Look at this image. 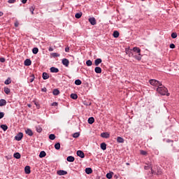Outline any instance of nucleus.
<instances>
[{
    "label": "nucleus",
    "instance_id": "15",
    "mask_svg": "<svg viewBox=\"0 0 179 179\" xmlns=\"http://www.w3.org/2000/svg\"><path fill=\"white\" fill-rule=\"evenodd\" d=\"M25 134H27V135H29V136H33V131H31V129H27L25 130Z\"/></svg>",
    "mask_w": 179,
    "mask_h": 179
},
{
    "label": "nucleus",
    "instance_id": "43",
    "mask_svg": "<svg viewBox=\"0 0 179 179\" xmlns=\"http://www.w3.org/2000/svg\"><path fill=\"white\" fill-rule=\"evenodd\" d=\"M49 139H50V141H54V139H55V134H52L49 135Z\"/></svg>",
    "mask_w": 179,
    "mask_h": 179
},
{
    "label": "nucleus",
    "instance_id": "44",
    "mask_svg": "<svg viewBox=\"0 0 179 179\" xmlns=\"http://www.w3.org/2000/svg\"><path fill=\"white\" fill-rule=\"evenodd\" d=\"M171 37H172V38H177V33L173 32L171 34Z\"/></svg>",
    "mask_w": 179,
    "mask_h": 179
},
{
    "label": "nucleus",
    "instance_id": "47",
    "mask_svg": "<svg viewBox=\"0 0 179 179\" xmlns=\"http://www.w3.org/2000/svg\"><path fill=\"white\" fill-rule=\"evenodd\" d=\"M152 165H148L144 166V170H149V169H151Z\"/></svg>",
    "mask_w": 179,
    "mask_h": 179
},
{
    "label": "nucleus",
    "instance_id": "63",
    "mask_svg": "<svg viewBox=\"0 0 179 179\" xmlns=\"http://www.w3.org/2000/svg\"><path fill=\"white\" fill-rule=\"evenodd\" d=\"M167 142H170V140H168Z\"/></svg>",
    "mask_w": 179,
    "mask_h": 179
},
{
    "label": "nucleus",
    "instance_id": "27",
    "mask_svg": "<svg viewBox=\"0 0 179 179\" xmlns=\"http://www.w3.org/2000/svg\"><path fill=\"white\" fill-rule=\"evenodd\" d=\"M0 128H1V129H3L4 131H8V125L6 124L0 125Z\"/></svg>",
    "mask_w": 179,
    "mask_h": 179
},
{
    "label": "nucleus",
    "instance_id": "33",
    "mask_svg": "<svg viewBox=\"0 0 179 179\" xmlns=\"http://www.w3.org/2000/svg\"><path fill=\"white\" fill-rule=\"evenodd\" d=\"M75 85H76L77 86H80V85H82V80H80V79L76 80Z\"/></svg>",
    "mask_w": 179,
    "mask_h": 179
},
{
    "label": "nucleus",
    "instance_id": "3",
    "mask_svg": "<svg viewBox=\"0 0 179 179\" xmlns=\"http://www.w3.org/2000/svg\"><path fill=\"white\" fill-rule=\"evenodd\" d=\"M88 22H90L92 26H95V24H97V21L96 20V18L94 17H90L88 19Z\"/></svg>",
    "mask_w": 179,
    "mask_h": 179
},
{
    "label": "nucleus",
    "instance_id": "22",
    "mask_svg": "<svg viewBox=\"0 0 179 179\" xmlns=\"http://www.w3.org/2000/svg\"><path fill=\"white\" fill-rule=\"evenodd\" d=\"M85 173L86 174H92V173H93V169H92V168H86Z\"/></svg>",
    "mask_w": 179,
    "mask_h": 179
},
{
    "label": "nucleus",
    "instance_id": "41",
    "mask_svg": "<svg viewBox=\"0 0 179 179\" xmlns=\"http://www.w3.org/2000/svg\"><path fill=\"white\" fill-rule=\"evenodd\" d=\"M113 173H108L107 174H106V178H108V179H111V178H113Z\"/></svg>",
    "mask_w": 179,
    "mask_h": 179
},
{
    "label": "nucleus",
    "instance_id": "1",
    "mask_svg": "<svg viewBox=\"0 0 179 179\" xmlns=\"http://www.w3.org/2000/svg\"><path fill=\"white\" fill-rule=\"evenodd\" d=\"M156 91L161 96H170V93H169V90L164 85L159 86L157 87Z\"/></svg>",
    "mask_w": 179,
    "mask_h": 179
},
{
    "label": "nucleus",
    "instance_id": "4",
    "mask_svg": "<svg viewBox=\"0 0 179 179\" xmlns=\"http://www.w3.org/2000/svg\"><path fill=\"white\" fill-rule=\"evenodd\" d=\"M15 141H22L23 139V133L20 132L15 136Z\"/></svg>",
    "mask_w": 179,
    "mask_h": 179
},
{
    "label": "nucleus",
    "instance_id": "49",
    "mask_svg": "<svg viewBox=\"0 0 179 179\" xmlns=\"http://www.w3.org/2000/svg\"><path fill=\"white\" fill-rule=\"evenodd\" d=\"M34 104H35V106H36V108H38V109L40 108V104H38V102L34 101Z\"/></svg>",
    "mask_w": 179,
    "mask_h": 179
},
{
    "label": "nucleus",
    "instance_id": "34",
    "mask_svg": "<svg viewBox=\"0 0 179 179\" xmlns=\"http://www.w3.org/2000/svg\"><path fill=\"white\" fill-rule=\"evenodd\" d=\"M94 122V117H91L88 118V124H93Z\"/></svg>",
    "mask_w": 179,
    "mask_h": 179
},
{
    "label": "nucleus",
    "instance_id": "14",
    "mask_svg": "<svg viewBox=\"0 0 179 179\" xmlns=\"http://www.w3.org/2000/svg\"><path fill=\"white\" fill-rule=\"evenodd\" d=\"M66 160L70 163H73V162H75V157L73 156H69L67 157Z\"/></svg>",
    "mask_w": 179,
    "mask_h": 179
},
{
    "label": "nucleus",
    "instance_id": "20",
    "mask_svg": "<svg viewBox=\"0 0 179 179\" xmlns=\"http://www.w3.org/2000/svg\"><path fill=\"white\" fill-rule=\"evenodd\" d=\"M124 138L122 137L118 136L117 138V143H124Z\"/></svg>",
    "mask_w": 179,
    "mask_h": 179
},
{
    "label": "nucleus",
    "instance_id": "8",
    "mask_svg": "<svg viewBox=\"0 0 179 179\" xmlns=\"http://www.w3.org/2000/svg\"><path fill=\"white\" fill-rule=\"evenodd\" d=\"M77 156H78L81 159H85V152H83V151H82V150H78Z\"/></svg>",
    "mask_w": 179,
    "mask_h": 179
},
{
    "label": "nucleus",
    "instance_id": "18",
    "mask_svg": "<svg viewBox=\"0 0 179 179\" xmlns=\"http://www.w3.org/2000/svg\"><path fill=\"white\" fill-rule=\"evenodd\" d=\"M36 131L38 132V134H41V132H43V128H41L40 125L36 126Z\"/></svg>",
    "mask_w": 179,
    "mask_h": 179
},
{
    "label": "nucleus",
    "instance_id": "42",
    "mask_svg": "<svg viewBox=\"0 0 179 179\" xmlns=\"http://www.w3.org/2000/svg\"><path fill=\"white\" fill-rule=\"evenodd\" d=\"M80 136V134L79 132H76L73 134V138H79Z\"/></svg>",
    "mask_w": 179,
    "mask_h": 179
},
{
    "label": "nucleus",
    "instance_id": "31",
    "mask_svg": "<svg viewBox=\"0 0 179 179\" xmlns=\"http://www.w3.org/2000/svg\"><path fill=\"white\" fill-rule=\"evenodd\" d=\"M82 15H83V13L81 12L80 13H77L75 15V17L76 19H80L82 17Z\"/></svg>",
    "mask_w": 179,
    "mask_h": 179
},
{
    "label": "nucleus",
    "instance_id": "50",
    "mask_svg": "<svg viewBox=\"0 0 179 179\" xmlns=\"http://www.w3.org/2000/svg\"><path fill=\"white\" fill-rule=\"evenodd\" d=\"M51 106L53 107H57V106H58V103L57 102H53L52 103Z\"/></svg>",
    "mask_w": 179,
    "mask_h": 179
},
{
    "label": "nucleus",
    "instance_id": "16",
    "mask_svg": "<svg viewBox=\"0 0 179 179\" xmlns=\"http://www.w3.org/2000/svg\"><path fill=\"white\" fill-rule=\"evenodd\" d=\"M24 171H25V174H30L31 173V171L30 170V166H26L24 167Z\"/></svg>",
    "mask_w": 179,
    "mask_h": 179
},
{
    "label": "nucleus",
    "instance_id": "11",
    "mask_svg": "<svg viewBox=\"0 0 179 179\" xmlns=\"http://www.w3.org/2000/svg\"><path fill=\"white\" fill-rule=\"evenodd\" d=\"M101 138H105L106 139H108L110 138V134L107 132H103L101 134Z\"/></svg>",
    "mask_w": 179,
    "mask_h": 179
},
{
    "label": "nucleus",
    "instance_id": "61",
    "mask_svg": "<svg viewBox=\"0 0 179 179\" xmlns=\"http://www.w3.org/2000/svg\"><path fill=\"white\" fill-rule=\"evenodd\" d=\"M27 106H28V107H29V108H31V104H28Z\"/></svg>",
    "mask_w": 179,
    "mask_h": 179
},
{
    "label": "nucleus",
    "instance_id": "12",
    "mask_svg": "<svg viewBox=\"0 0 179 179\" xmlns=\"http://www.w3.org/2000/svg\"><path fill=\"white\" fill-rule=\"evenodd\" d=\"M24 65H25V66H30V65H31V60H30V59H25Z\"/></svg>",
    "mask_w": 179,
    "mask_h": 179
},
{
    "label": "nucleus",
    "instance_id": "40",
    "mask_svg": "<svg viewBox=\"0 0 179 179\" xmlns=\"http://www.w3.org/2000/svg\"><path fill=\"white\" fill-rule=\"evenodd\" d=\"M53 94L54 96H58V94H59V91L58 90V89H55L53 90Z\"/></svg>",
    "mask_w": 179,
    "mask_h": 179
},
{
    "label": "nucleus",
    "instance_id": "2",
    "mask_svg": "<svg viewBox=\"0 0 179 179\" xmlns=\"http://www.w3.org/2000/svg\"><path fill=\"white\" fill-rule=\"evenodd\" d=\"M150 85L152 86H155V87H159V86H162V82L155 80V79H151L149 80Z\"/></svg>",
    "mask_w": 179,
    "mask_h": 179
},
{
    "label": "nucleus",
    "instance_id": "5",
    "mask_svg": "<svg viewBox=\"0 0 179 179\" xmlns=\"http://www.w3.org/2000/svg\"><path fill=\"white\" fill-rule=\"evenodd\" d=\"M125 52L127 55H128L130 58L134 57V53L132 52V50H131L129 48H126Z\"/></svg>",
    "mask_w": 179,
    "mask_h": 179
},
{
    "label": "nucleus",
    "instance_id": "32",
    "mask_svg": "<svg viewBox=\"0 0 179 179\" xmlns=\"http://www.w3.org/2000/svg\"><path fill=\"white\" fill-rule=\"evenodd\" d=\"M4 83L5 85H10V83H12V80L10 78H8V79L5 80Z\"/></svg>",
    "mask_w": 179,
    "mask_h": 179
},
{
    "label": "nucleus",
    "instance_id": "6",
    "mask_svg": "<svg viewBox=\"0 0 179 179\" xmlns=\"http://www.w3.org/2000/svg\"><path fill=\"white\" fill-rule=\"evenodd\" d=\"M66 174H68V172L66 171L59 170L57 171V176H66Z\"/></svg>",
    "mask_w": 179,
    "mask_h": 179
},
{
    "label": "nucleus",
    "instance_id": "28",
    "mask_svg": "<svg viewBox=\"0 0 179 179\" xmlns=\"http://www.w3.org/2000/svg\"><path fill=\"white\" fill-rule=\"evenodd\" d=\"M55 149H56V150H59V149H61V143H55Z\"/></svg>",
    "mask_w": 179,
    "mask_h": 179
},
{
    "label": "nucleus",
    "instance_id": "36",
    "mask_svg": "<svg viewBox=\"0 0 179 179\" xmlns=\"http://www.w3.org/2000/svg\"><path fill=\"white\" fill-rule=\"evenodd\" d=\"M87 66H92L93 65V62L92 60L89 59L86 62Z\"/></svg>",
    "mask_w": 179,
    "mask_h": 179
},
{
    "label": "nucleus",
    "instance_id": "45",
    "mask_svg": "<svg viewBox=\"0 0 179 179\" xmlns=\"http://www.w3.org/2000/svg\"><path fill=\"white\" fill-rule=\"evenodd\" d=\"M5 117V113L3 112H0V120H2Z\"/></svg>",
    "mask_w": 179,
    "mask_h": 179
},
{
    "label": "nucleus",
    "instance_id": "25",
    "mask_svg": "<svg viewBox=\"0 0 179 179\" xmlns=\"http://www.w3.org/2000/svg\"><path fill=\"white\" fill-rule=\"evenodd\" d=\"M6 104V100L0 99V107H3Z\"/></svg>",
    "mask_w": 179,
    "mask_h": 179
},
{
    "label": "nucleus",
    "instance_id": "17",
    "mask_svg": "<svg viewBox=\"0 0 179 179\" xmlns=\"http://www.w3.org/2000/svg\"><path fill=\"white\" fill-rule=\"evenodd\" d=\"M133 57L135 58V59H137V61H141V59H142V55H141V53H138V55H134Z\"/></svg>",
    "mask_w": 179,
    "mask_h": 179
},
{
    "label": "nucleus",
    "instance_id": "35",
    "mask_svg": "<svg viewBox=\"0 0 179 179\" xmlns=\"http://www.w3.org/2000/svg\"><path fill=\"white\" fill-rule=\"evenodd\" d=\"M71 99H73V100H76L78 99V94H71L70 95Z\"/></svg>",
    "mask_w": 179,
    "mask_h": 179
},
{
    "label": "nucleus",
    "instance_id": "29",
    "mask_svg": "<svg viewBox=\"0 0 179 179\" xmlns=\"http://www.w3.org/2000/svg\"><path fill=\"white\" fill-rule=\"evenodd\" d=\"M29 82L30 83H33L34 82V79H36V77L34 76V74H32L29 76Z\"/></svg>",
    "mask_w": 179,
    "mask_h": 179
},
{
    "label": "nucleus",
    "instance_id": "60",
    "mask_svg": "<svg viewBox=\"0 0 179 179\" xmlns=\"http://www.w3.org/2000/svg\"><path fill=\"white\" fill-rule=\"evenodd\" d=\"M17 26H19V24H16V23H15V27H17Z\"/></svg>",
    "mask_w": 179,
    "mask_h": 179
},
{
    "label": "nucleus",
    "instance_id": "7",
    "mask_svg": "<svg viewBox=\"0 0 179 179\" xmlns=\"http://www.w3.org/2000/svg\"><path fill=\"white\" fill-rule=\"evenodd\" d=\"M62 64H63L64 66L68 67L69 66V60L66 58H64L62 59Z\"/></svg>",
    "mask_w": 179,
    "mask_h": 179
},
{
    "label": "nucleus",
    "instance_id": "53",
    "mask_svg": "<svg viewBox=\"0 0 179 179\" xmlns=\"http://www.w3.org/2000/svg\"><path fill=\"white\" fill-rule=\"evenodd\" d=\"M41 92H47V88L46 87H43L41 89Z\"/></svg>",
    "mask_w": 179,
    "mask_h": 179
},
{
    "label": "nucleus",
    "instance_id": "9",
    "mask_svg": "<svg viewBox=\"0 0 179 179\" xmlns=\"http://www.w3.org/2000/svg\"><path fill=\"white\" fill-rule=\"evenodd\" d=\"M50 71L52 73H58V72H59V69L55 66L51 67Z\"/></svg>",
    "mask_w": 179,
    "mask_h": 179
},
{
    "label": "nucleus",
    "instance_id": "46",
    "mask_svg": "<svg viewBox=\"0 0 179 179\" xmlns=\"http://www.w3.org/2000/svg\"><path fill=\"white\" fill-rule=\"evenodd\" d=\"M141 155H143V156H146V155H148V152L145 150H141Z\"/></svg>",
    "mask_w": 179,
    "mask_h": 179
},
{
    "label": "nucleus",
    "instance_id": "54",
    "mask_svg": "<svg viewBox=\"0 0 179 179\" xmlns=\"http://www.w3.org/2000/svg\"><path fill=\"white\" fill-rule=\"evenodd\" d=\"M150 169H151L152 174H155V173H156V171H155V170H153V168L152 166H151Z\"/></svg>",
    "mask_w": 179,
    "mask_h": 179
},
{
    "label": "nucleus",
    "instance_id": "55",
    "mask_svg": "<svg viewBox=\"0 0 179 179\" xmlns=\"http://www.w3.org/2000/svg\"><path fill=\"white\" fill-rule=\"evenodd\" d=\"M65 51H66V52H69V47H66L65 48Z\"/></svg>",
    "mask_w": 179,
    "mask_h": 179
},
{
    "label": "nucleus",
    "instance_id": "10",
    "mask_svg": "<svg viewBox=\"0 0 179 179\" xmlns=\"http://www.w3.org/2000/svg\"><path fill=\"white\" fill-rule=\"evenodd\" d=\"M102 62H103V60H101V58H98V59H95V61H94L95 66H99V65H100V64H101Z\"/></svg>",
    "mask_w": 179,
    "mask_h": 179
},
{
    "label": "nucleus",
    "instance_id": "21",
    "mask_svg": "<svg viewBox=\"0 0 179 179\" xmlns=\"http://www.w3.org/2000/svg\"><path fill=\"white\" fill-rule=\"evenodd\" d=\"M47 156V153H45V151H41L39 154V157L41 159H43V157H45Z\"/></svg>",
    "mask_w": 179,
    "mask_h": 179
},
{
    "label": "nucleus",
    "instance_id": "51",
    "mask_svg": "<svg viewBox=\"0 0 179 179\" xmlns=\"http://www.w3.org/2000/svg\"><path fill=\"white\" fill-rule=\"evenodd\" d=\"M8 3H15V2H16V0H8Z\"/></svg>",
    "mask_w": 179,
    "mask_h": 179
},
{
    "label": "nucleus",
    "instance_id": "57",
    "mask_svg": "<svg viewBox=\"0 0 179 179\" xmlns=\"http://www.w3.org/2000/svg\"><path fill=\"white\" fill-rule=\"evenodd\" d=\"M53 57H59V55L57 53H53Z\"/></svg>",
    "mask_w": 179,
    "mask_h": 179
},
{
    "label": "nucleus",
    "instance_id": "59",
    "mask_svg": "<svg viewBox=\"0 0 179 179\" xmlns=\"http://www.w3.org/2000/svg\"><path fill=\"white\" fill-rule=\"evenodd\" d=\"M1 16H3V13L1 12V11H0V17H1Z\"/></svg>",
    "mask_w": 179,
    "mask_h": 179
},
{
    "label": "nucleus",
    "instance_id": "64",
    "mask_svg": "<svg viewBox=\"0 0 179 179\" xmlns=\"http://www.w3.org/2000/svg\"><path fill=\"white\" fill-rule=\"evenodd\" d=\"M141 1H145V0H141Z\"/></svg>",
    "mask_w": 179,
    "mask_h": 179
},
{
    "label": "nucleus",
    "instance_id": "26",
    "mask_svg": "<svg viewBox=\"0 0 179 179\" xmlns=\"http://www.w3.org/2000/svg\"><path fill=\"white\" fill-rule=\"evenodd\" d=\"M13 157H15V159H20V157H22V155H20V153L19 152H15L13 155Z\"/></svg>",
    "mask_w": 179,
    "mask_h": 179
},
{
    "label": "nucleus",
    "instance_id": "37",
    "mask_svg": "<svg viewBox=\"0 0 179 179\" xmlns=\"http://www.w3.org/2000/svg\"><path fill=\"white\" fill-rule=\"evenodd\" d=\"M4 93H6V94H9V93H10V89L5 87H4Z\"/></svg>",
    "mask_w": 179,
    "mask_h": 179
},
{
    "label": "nucleus",
    "instance_id": "23",
    "mask_svg": "<svg viewBox=\"0 0 179 179\" xmlns=\"http://www.w3.org/2000/svg\"><path fill=\"white\" fill-rule=\"evenodd\" d=\"M133 51L134 52H137V54H141V48H139L138 47L133 48Z\"/></svg>",
    "mask_w": 179,
    "mask_h": 179
},
{
    "label": "nucleus",
    "instance_id": "13",
    "mask_svg": "<svg viewBox=\"0 0 179 179\" xmlns=\"http://www.w3.org/2000/svg\"><path fill=\"white\" fill-rule=\"evenodd\" d=\"M42 78L43 80H47V79L50 78V76L46 72H43L42 74Z\"/></svg>",
    "mask_w": 179,
    "mask_h": 179
},
{
    "label": "nucleus",
    "instance_id": "58",
    "mask_svg": "<svg viewBox=\"0 0 179 179\" xmlns=\"http://www.w3.org/2000/svg\"><path fill=\"white\" fill-rule=\"evenodd\" d=\"M22 3H27V0H22Z\"/></svg>",
    "mask_w": 179,
    "mask_h": 179
},
{
    "label": "nucleus",
    "instance_id": "30",
    "mask_svg": "<svg viewBox=\"0 0 179 179\" xmlns=\"http://www.w3.org/2000/svg\"><path fill=\"white\" fill-rule=\"evenodd\" d=\"M94 71L96 73H101V69L99 66L95 67Z\"/></svg>",
    "mask_w": 179,
    "mask_h": 179
},
{
    "label": "nucleus",
    "instance_id": "56",
    "mask_svg": "<svg viewBox=\"0 0 179 179\" xmlns=\"http://www.w3.org/2000/svg\"><path fill=\"white\" fill-rule=\"evenodd\" d=\"M48 51H50V52H51L52 51H54V48L50 47V48H49Z\"/></svg>",
    "mask_w": 179,
    "mask_h": 179
},
{
    "label": "nucleus",
    "instance_id": "24",
    "mask_svg": "<svg viewBox=\"0 0 179 179\" xmlns=\"http://www.w3.org/2000/svg\"><path fill=\"white\" fill-rule=\"evenodd\" d=\"M101 149L102 150H106V149H107V144H106V143H101Z\"/></svg>",
    "mask_w": 179,
    "mask_h": 179
},
{
    "label": "nucleus",
    "instance_id": "62",
    "mask_svg": "<svg viewBox=\"0 0 179 179\" xmlns=\"http://www.w3.org/2000/svg\"><path fill=\"white\" fill-rule=\"evenodd\" d=\"M127 166H129V163L127 162L126 163Z\"/></svg>",
    "mask_w": 179,
    "mask_h": 179
},
{
    "label": "nucleus",
    "instance_id": "39",
    "mask_svg": "<svg viewBox=\"0 0 179 179\" xmlns=\"http://www.w3.org/2000/svg\"><path fill=\"white\" fill-rule=\"evenodd\" d=\"M32 52H33V54H38V48H34L33 49H32Z\"/></svg>",
    "mask_w": 179,
    "mask_h": 179
},
{
    "label": "nucleus",
    "instance_id": "38",
    "mask_svg": "<svg viewBox=\"0 0 179 179\" xmlns=\"http://www.w3.org/2000/svg\"><path fill=\"white\" fill-rule=\"evenodd\" d=\"M34 9H36V7H34V6H32L29 8V10H30L31 15H34Z\"/></svg>",
    "mask_w": 179,
    "mask_h": 179
},
{
    "label": "nucleus",
    "instance_id": "48",
    "mask_svg": "<svg viewBox=\"0 0 179 179\" xmlns=\"http://www.w3.org/2000/svg\"><path fill=\"white\" fill-rule=\"evenodd\" d=\"M169 47H170V48L174 49V48H176V45H174V43H171Z\"/></svg>",
    "mask_w": 179,
    "mask_h": 179
},
{
    "label": "nucleus",
    "instance_id": "19",
    "mask_svg": "<svg viewBox=\"0 0 179 179\" xmlns=\"http://www.w3.org/2000/svg\"><path fill=\"white\" fill-rule=\"evenodd\" d=\"M113 36L115 38H118L120 37V32L118 31H113Z\"/></svg>",
    "mask_w": 179,
    "mask_h": 179
},
{
    "label": "nucleus",
    "instance_id": "52",
    "mask_svg": "<svg viewBox=\"0 0 179 179\" xmlns=\"http://www.w3.org/2000/svg\"><path fill=\"white\" fill-rule=\"evenodd\" d=\"M5 61H6V59H5V58L4 57H1L0 58V62H5Z\"/></svg>",
    "mask_w": 179,
    "mask_h": 179
}]
</instances>
